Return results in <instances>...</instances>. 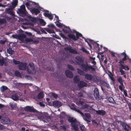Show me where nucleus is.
Wrapping results in <instances>:
<instances>
[{"label": "nucleus", "mask_w": 131, "mask_h": 131, "mask_svg": "<svg viewBox=\"0 0 131 131\" xmlns=\"http://www.w3.org/2000/svg\"><path fill=\"white\" fill-rule=\"evenodd\" d=\"M60 128L61 129L64 131H66L67 129L66 127L64 125L61 126Z\"/></svg>", "instance_id": "obj_53"}, {"label": "nucleus", "mask_w": 131, "mask_h": 131, "mask_svg": "<svg viewBox=\"0 0 131 131\" xmlns=\"http://www.w3.org/2000/svg\"><path fill=\"white\" fill-rule=\"evenodd\" d=\"M94 95L96 100H100L102 99V96L99 94V90L97 88L94 89Z\"/></svg>", "instance_id": "obj_2"}, {"label": "nucleus", "mask_w": 131, "mask_h": 131, "mask_svg": "<svg viewBox=\"0 0 131 131\" xmlns=\"http://www.w3.org/2000/svg\"><path fill=\"white\" fill-rule=\"evenodd\" d=\"M121 125L124 128V131H131V128L126 123L122 122Z\"/></svg>", "instance_id": "obj_5"}, {"label": "nucleus", "mask_w": 131, "mask_h": 131, "mask_svg": "<svg viewBox=\"0 0 131 131\" xmlns=\"http://www.w3.org/2000/svg\"><path fill=\"white\" fill-rule=\"evenodd\" d=\"M109 77L111 79V80L113 82L115 81V80L114 79L113 74L111 73L109 75Z\"/></svg>", "instance_id": "obj_41"}, {"label": "nucleus", "mask_w": 131, "mask_h": 131, "mask_svg": "<svg viewBox=\"0 0 131 131\" xmlns=\"http://www.w3.org/2000/svg\"><path fill=\"white\" fill-rule=\"evenodd\" d=\"M73 110L80 113L82 116H84L83 113L82 112L80 111L79 110L77 109L76 108H73Z\"/></svg>", "instance_id": "obj_33"}, {"label": "nucleus", "mask_w": 131, "mask_h": 131, "mask_svg": "<svg viewBox=\"0 0 131 131\" xmlns=\"http://www.w3.org/2000/svg\"><path fill=\"white\" fill-rule=\"evenodd\" d=\"M84 76L85 79L87 80L90 81L92 80L93 77L92 74H90L86 73L84 74Z\"/></svg>", "instance_id": "obj_15"}, {"label": "nucleus", "mask_w": 131, "mask_h": 131, "mask_svg": "<svg viewBox=\"0 0 131 131\" xmlns=\"http://www.w3.org/2000/svg\"><path fill=\"white\" fill-rule=\"evenodd\" d=\"M33 5H35V7L37 8H40V7L39 6V4L38 3H36L34 2H33Z\"/></svg>", "instance_id": "obj_51"}, {"label": "nucleus", "mask_w": 131, "mask_h": 131, "mask_svg": "<svg viewBox=\"0 0 131 131\" xmlns=\"http://www.w3.org/2000/svg\"><path fill=\"white\" fill-rule=\"evenodd\" d=\"M33 116L34 115H36L38 117L40 116L39 115H40L41 113L40 112H38L37 110L33 108Z\"/></svg>", "instance_id": "obj_24"}, {"label": "nucleus", "mask_w": 131, "mask_h": 131, "mask_svg": "<svg viewBox=\"0 0 131 131\" xmlns=\"http://www.w3.org/2000/svg\"><path fill=\"white\" fill-rule=\"evenodd\" d=\"M28 19H27L26 18H25V20H27V22L24 23V25H28L31 24V25H33L32 23H30L28 21L29 20H30L31 21H32L33 22V17H31V16H28Z\"/></svg>", "instance_id": "obj_12"}, {"label": "nucleus", "mask_w": 131, "mask_h": 131, "mask_svg": "<svg viewBox=\"0 0 131 131\" xmlns=\"http://www.w3.org/2000/svg\"><path fill=\"white\" fill-rule=\"evenodd\" d=\"M41 19L38 17H33V23H36L38 24H39L40 20Z\"/></svg>", "instance_id": "obj_23"}, {"label": "nucleus", "mask_w": 131, "mask_h": 131, "mask_svg": "<svg viewBox=\"0 0 131 131\" xmlns=\"http://www.w3.org/2000/svg\"><path fill=\"white\" fill-rule=\"evenodd\" d=\"M96 114L102 116L106 114V112L103 110L96 111Z\"/></svg>", "instance_id": "obj_18"}, {"label": "nucleus", "mask_w": 131, "mask_h": 131, "mask_svg": "<svg viewBox=\"0 0 131 131\" xmlns=\"http://www.w3.org/2000/svg\"><path fill=\"white\" fill-rule=\"evenodd\" d=\"M6 11L7 13L11 15L12 17H15L14 12L12 11V9L11 8H9L6 9Z\"/></svg>", "instance_id": "obj_10"}, {"label": "nucleus", "mask_w": 131, "mask_h": 131, "mask_svg": "<svg viewBox=\"0 0 131 131\" xmlns=\"http://www.w3.org/2000/svg\"><path fill=\"white\" fill-rule=\"evenodd\" d=\"M122 69V68L119 69V72L121 73V75H123L125 74V72Z\"/></svg>", "instance_id": "obj_55"}, {"label": "nucleus", "mask_w": 131, "mask_h": 131, "mask_svg": "<svg viewBox=\"0 0 131 131\" xmlns=\"http://www.w3.org/2000/svg\"><path fill=\"white\" fill-rule=\"evenodd\" d=\"M81 50L85 53H88V51L84 47H82L81 48Z\"/></svg>", "instance_id": "obj_57"}, {"label": "nucleus", "mask_w": 131, "mask_h": 131, "mask_svg": "<svg viewBox=\"0 0 131 131\" xmlns=\"http://www.w3.org/2000/svg\"><path fill=\"white\" fill-rule=\"evenodd\" d=\"M28 72L29 73L32 74L33 63H30L27 67Z\"/></svg>", "instance_id": "obj_11"}, {"label": "nucleus", "mask_w": 131, "mask_h": 131, "mask_svg": "<svg viewBox=\"0 0 131 131\" xmlns=\"http://www.w3.org/2000/svg\"><path fill=\"white\" fill-rule=\"evenodd\" d=\"M80 129L82 131H86V128L84 126L82 125H81L80 126Z\"/></svg>", "instance_id": "obj_45"}, {"label": "nucleus", "mask_w": 131, "mask_h": 131, "mask_svg": "<svg viewBox=\"0 0 131 131\" xmlns=\"http://www.w3.org/2000/svg\"><path fill=\"white\" fill-rule=\"evenodd\" d=\"M73 80L75 83H78L80 81L79 77L77 75L75 76Z\"/></svg>", "instance_id": "obj_28"}, {"label": "nucleus", "mask_w": 131, "mask_h": 131, "mask_svg": "<svg viewBox=\"0 0 131 131\" xmlns=\"http://www.w3.org/2000/svg\"><path fill=\"white\" fill-rule=\"evenodd\" d=\"M127 59H126L124 58H123L121 60H120L119 62V63L120 64L119 66H121V68L125 70H126V68L127 70H129V68L127 65H124L123 64L124 63V61H126Z\"/></svg>", "instance_id": "obj_3"}, {"label": "nucleus", "mask_w": 131, "mask_h": 131, "mask_svg": "<svg viewBox=\"0 0 131 131\" xmlns=\"http://www.w3.org/2000/svg\"><path fill=\"white\" fill-rule=\"evenodd\" d=\"M67 36L70 39H72L74 41L77 40L76 38V36L73 34H69Z\"/></svg>", "instance_id": "obj_21"}, {"label": "nucleus", "mask_w": 131, "mask_h": 131, "mask_svg": "<svg viewBox=\"0 0 131 131\" xmlns=\"http://www.w3.org/2000/svg\"><path fill=\"white\" fill-rule=\"evenodd\" d=\"M6 22V19L4 18H0V23L2 24H4Z\"/></svg>", "instance_id": "obj_46"}, {"label": "nucleus", "mask_w": 131, "mask_h": 131, "mask_svg": "<svg viewBox=\"0 0 131 131\" xmlns=\"http://www.w3.org/2000/svg\"><path fill=\"white\" fill-rule=\"evenodd\" d=\"M63 31L64 32L67 34H69V32L70 31H69V30L66 29H63Z\"/></svg>", "instance_id": "obj_58"}, {"label": "nucleus", "mask_w": 131, "mask_h": 131, "mask_svg": "<svg viewBox=\"0 0 131 131\" xmlns=\"http://www.w3.org/2000/svg\"><path fill=\"white\" fill-rule=\"evenodd\" d=\"M7 52L8 53L11 54L13 53L14 51L11 48H9V49H7Z\"/></svg>", "instance_id": "obj_37"}, {"label": "nucleus", "mask_w": 131, "mask_h": 131, "mask_svg": "<svg viewBox=\"0 0 131 131\" xmlns=\"http://www.w3.org/2000/svg\"><path fill=\"white\" fill-rule=\"evenodd\" d=\"M71 109L73 110V108H76V105H75L73 104L72 103L71 104Z\"/></svg>", "instance_id": "obj_62"}, {"label": "nucleus", "mask_w": 131, "mask_h": 131, "mask_svg": "<svg viewBox=\"0 0 131 131\" xmlns=\"http://www.w3.org/2000/svg\"><path fill=\"white\" fill-rule=\"evenodd\" d=\"M33 41V39L30 38H26L25 39L24 42L26 43H28L29 42H32Z\"/></svg>", "instance_id": "obj_40"}, {"label": "nucleus", "mask_w": 131, "mask_h": 131, "mask_svg": "<svg viewBox=\"0 0 131 131\" xmlns=\"http://www.w3.org/2000/svg\"><path fill=\"white\" fill-rule=\"evenodd\" d=\"M120 55L121 56H122V55H123L124 56L123 58H124L126 59H127V57H128L125 52H125H123L122 53H121Z\"/></svg>", "instance_id": "obj_48"}, {"label": "nucleus", "mask_w": 131, "mask_h": 131, "mask_svg": "<svg viewBox=\"0 0 131 131\" xmlns=\"http://www.w3.org/2000/svg\"><path fill=\"white\" fill-rule=\"evenodd\" d=\"M46 23L42 19L40 20V22L39 24L41 26H45L46 24Z\"/></svg>", "instance_id": "obj_36"}, {"label": "nucleus", "mask_w": 131, "mask_h": 131, "mask_svg": "<svg viewBox=\"0 0 131 131\" xmlns=\"http://www.w3.org/2000/svg\"><path fill=\"white\" fill-rule=\"evenodd\" d=\"M71 126L74 131L78 130V125L77 123H72V124H71Z\"/></svg>", "instance_id": "obj_17"}, {"label": "nucleus", "mask_w": 131, "mask_h": 131, "mask_svg": "<svg viewBox=\"0 0 131 131\" xmlns=\"http://www.w3.org/2000/svg\"><path fill=\"white\" fill-rule=\"evenodd\" d=\"M75 59L76 60L75 61L77 64L82 68V69L85 72H88L90 70L92 71H95L96 69L93 67L91 66H90L87 62L86 64L84 63V61L82 57L80 56H77L75 57Z\"/></svg>", "instance_id": "obj_1"}, {"label": "nucleus", "mask_w": 131, "mask_h": 131, "mask_svg": "<svg viewBox=\"0 0 131 131\" xmlns=\"http://www.w3.org/2000/svg\"><path fill=\"white\" fill-rule=\"evenodd\" d=\"M0 89L2 92H3L6 90H7L8 89V88L6 86H3Z\"/></svg>", "instance_id": "obj_38"}, {"label": "nucleus", "mask_w": 131, "mask_h": 131, "mask_svg": "<svg viewBox=\"0 0 131 131\" xmlns=\"http://www.w3.org/2000/svg\"><path fill=\"white\" fill-rule=\"evenodd\" d=\"M76 38L77 40L79 39V37H82V35L79 32H77L76 34Z\"/></svg>", "instance_id": "obj_39"}, {"label": "nucleus", "mask_w": 131, "mask_h": 131, "mask_svg": "<svg viewBox=\"0 0 131 131\" xmlns=\"http://www.w3.org/2000/svg\"><path fill=\"white\" fill-rule=\"evenodd\" d=\"M40 13V10L39 8H33V14H34L36 15H37Z\"/></svg>", "instance_id": "obj_29"}, {"label": "nucleus", "mask_w": 131, "mask_h": 131, "mask_svg": "<svg viewBox=\"0 0 131 131\" xmlns=\"http://www.w3.org/2000/svg\"><path fill=\"white\" fill-rule=\"evenodd\" d=\"M4 58H3L1 59H0V64L1 66H2L3 65L4 63Z\"/></svg>", "instance_id": "obj_44"}, {"label": "nucleus", "mask_w": 131, "mask_h": 131, "mask_svg": "<svg viewBox=\"0 0 131 131\" xmlns=\"http://www.w3.org/2000/svg\"><path fill=\"white\" fill-rule=\"evenodd\" d=\"M52 95L55 98H57L58 97L57 94L54 93H52Z\"/></svg>", "instance_id": "obj_60"}, {"label": "nucleus", "mask_w": 131, "mask_h": 131, "mask_svg": "<svg viewBox=\"0 0 131 131\" xmlns=\"http://www.w3.org/2000/svg\"><path fill=\"white\" fill-rule=\"evenodd\" d=\"M77 72L78 74L80 75H81L83 76L84 74V72L83 70H82L79 69H77Z\"/></svg>", "instance_id": "obj_31"}, {"label": "nucleus", "mask_w": 131, "mask_h": 131, "mask_svg": "<svg viewBox=\"0 0 131 131\" xmlns=\"http://www.w3.org/2000/svg\"><path fill=\"white\" fill-rule=\"evenodd\" d=\"M50 34L54 33V31L53 30L48 29L46 30Z\"/></svg>", "instance_id": "obj_52"}, {"label": "nucleus", "mask_w": 131, "mask_h": 131, "mask_svg": "<svg viewBox=\"0 0 131 131\" xmlns=\"http://www.w3.org/2000/svg\"><path fill=\"white\" fill-rule=\"evenodd\" d=\"M93 81L96 82H98L99 81V78L98 77L96 76H95L93 77Z\"/></svg>", "instance_id": "obj_42"}, {"label": "nucleus", "mask_w": 131, "mask_h": 131, "mask_svg": "<svg viewBox=\"0 0 131 131\" xmlns=\"http://www.w3.org/2000/svg\"><path fill=\"white\" fill-rule=\"evenodd\" d=\"M83 117V119L86 121L88 122H90V121L89 119L91 117V116L90 113H85V116Z\"/></svg>", "instance_id": "obj_19"}, {"label": "nucleus", "mask_w": 131, "mask_h": 131, "mask_svg": "<svg viewBox=\"0 0 131 131\" xmlns=\"http://www.w3.org/2000/svg\"><path fill=\"white\" fill-rule=\"evenodd\" d=\"M39 104L41 106L45 107V105L43 103V102H39Z\"/></svg>", "instance_id": "obj_61"}, {"label": "nucleus", "mask_w": 131, "mask_h": 131, "mask_svg": "<svg viewBox=\"0 0 131 131\" xmlns=\"http://www.w3.org/2000/svg\"><path fill=\"white\" fill-rule=\"evenodd\" d=\"M65 74L67 77L70 78H72L73 77V74L72 72L68 70L65 71Z\"/></svg>", "instance_id": "obj_9"}, {"label": "nucleus", "mask_w": 131, "mask_h": 131, "mask_svg": "<svg viewBox=\"0 0 131 131\" xmlns=\"http://www.w3.org/2000/svg\"><path fill=\"white\" fill-rule=\"evenodd\" d=\"M53 105L56 106H61V103L59 101H56L53 102Z\"/></svg>", "instance_id": "obj_27"}, {"label": "nucleus", "mask_w": 131, "mask_h": 131, "mask_svg": "<svg viewBox=\"0 0 131 131\" xmlns=\"http://www.w3.org/2000/svg\"><path fill=\"white\" fill-rule=\"evenodd\" d=\"M27 64L26 63L20 62L18 65V69L21 70H25L26 69Z\"/></svg>", "instance_id": "obj_8"}, {"label": "nucleus", "mask_w": 131, "mask_h": 131, "mask_svg": "<svg viewBox=\"0 0 131 131\" xmlns=\"http://www.w3.org/2000/svg\"><path fill=\"white\" fill-rule=\"evenodd\" d=\"M101 84L103 86L107 87V88L110 86L109 84L104 80H103L101 81Z\"/></svg>", "instance_id": "obj_30"}, {"label": "nucleus", "mask_w": 131, "mask_h": 131, "mask_svg": "<svg viewBox=\"0 0 131 131\" xmlns=\"http://www.w3.org/2000/svg\"><path fill=\"white\" fill-rule=\"evenodd\" d=\"M11 98L15 101H16L19 99L18 94L16 93L12 95L11 96Z\"/></svg>", "instance_id": "obj_22"}, {"label": "nucleus", "mask_w": 131, "mask_h": 131, "mask_svg": "<svg viewBox=\"0 0 131 131\" xmlns=\"http://www.w3.org/2000/svg\"><path fill=\"white\" fill-rule=\"evenodd\" d=\"M1 122L5 124H7L10 123V120L9 118L4 117L1 120Z\"/></svg>", "instance_id": "obj_13"}, {"label": "nucleus", "mask_w": 131, "mask_h": 131, "mask_svg": "<svg viewBox=\"0 0 131 131\" xmlns=\"http://www.w3.org/2000/svg\"><path fill=\"white\" fill-rule=\"evenodd\" d=\"M68 121L69 123H71V124L75 123H77L78 122L76 119L73 117H69L68 119Z\"/></svg>", "instance_id": "obj_16"}, {"label": "nucleus", "mask_w": 131, "mask_h": 131, "mask_svg": "<svg viewBox=\"0 0 131 131\" xmlns=\"http://www.w3.org/2000/svg\"><path fill=\"white\" fill-rule=\"evenodd\" d=\"M15 75L17 77H21V74H20V73L17 71H16L15 72Z\"/></svg>", "instance_id": "obj_43"}, {"label": "nucleus", "mask_w": 131, "mask_h": 131, "mask_svg": "<svg viewBox=\"0 0 131 131\" xmlns=\"http://www.w3.org/2000/svg\"><path fill=\"white\" fill-rule=\"evenodd\" d=\"M72 47L70 46V47H66L64 48L65 50L67 52L68 51H69L70 53H77V51L75 50L72 49Z\"/></svg>", "instance_id": "obj_6"}, {"label": "nucleus", "mask_w": 131, "mask_h": 131, "mask_svg": "<svg viewBox=\"0 0 131 131\" xmlns=\"http://www.w3.org/2000/svg\"><path fill=\"white\" fill-rule=\"evenodd\" d=\"M108 100L109 102L113 104H116L114 100L112 97H109L108 98Z\"/></svg>", "instance_id": "obj_34"}, {"label": "nucleus", "mask_w": 131, "mask_h": 131, "mask_svg": "<svg viewBox=\"0 0 131 131\" xmlns=\"http://www.w3.org/2000/svg\"><path fill=\"white\" fill-rule=\"evenodd\" d=\"M57 26L59 28H61V27H62V24L60 23H59L58 24H56Z\"/></svg>", "instance_id": "obj_64"}, {"label": "nucleus", "mask_w": 131, "mask_h": 131, "mask_svg": "<svg viewBox=\"0 0 131 131\" xmlns=\"http://www.w3.org/2000/svg\"><path fill=\"white\" fill-rule=\"evenodd\" d=\"M25 111L29 112H33V108L29 106H27L25 107L24 109Z\"/></svg>", "instance_id": "obj_20"}, {"label": "nucleus", "mask_w": 131, "mask_h": 131, "mask_svg": "<svg viewBox=\"0 0 131 131\" xmlns=\"http://www.w3.org/2000/svg\"><path fill=\"white\" fill-rule=\"evenodd\" d=\"M17 13L21 16L24 17L27 16V12L26 10H24L18 9L17 11Z\"/></svg>", "instance_id": "obj_4"}, {"label": "nucleus", "mask_w": 131, "mask_h": 131, "mask_svg": "<svg viewBox=\"0 0 131 131\" xmlns=\"http://www.w3.org/2000/svg\"><path fill=\"white\" fill-rule=\"evenodd\" d=\"M17 3H18V0H16L13 2V3L12 4V5L13 6H15L17 5Z\"/></svg>", "instance_id": "obj_56"}, {"label": "nucleus", "mask_w": 131, "mask_h": 131, "mask_svg": "<svg viewBox=\"0 0 131 131\" xmlns=\"http://www.w3.org/2000/svg\"><path fill=\"white\" fill-rule=\"evenodd\" d=\"M19 9H21V10H26L25 8V5H21L20 7V8Z\"/></svg>", "instance_id": "obj_54"}, {"label": "nucleus", "mask_w": 131, "mask_h": 131, "mask_svg": "<svg viewBox=\"0 0 131 131\" xmlns=\"http://www.w3.org/2000/svg\"><path fill=\"white\" fill-rule=\"evenodd\" d=\"M26 35L24 34H22L19 35L18 36V39L20 40H23V39L26 38Z\"/></svg>", "instance_id": "obj_26"}, {"label": "nucleus", "mask_w": 131, "mask_h": 131, "mask_svg": "<svg viewBox=\"0 0 131 131\" xmlns=\"http://www.w3.org/2000/svg\"><path fill=\"white\" fill-rule=\"evenodd\" d=\"M9 105L12 110L15 109L17 106L16 104H9Z\"/></svg>", "instance_id": "obj_35"}, {"label": "nucleus", "mask_w": 131, "mask_h": 131, "mask_svg": "<svg viewBox=\"0 0 131 131\" xmlns=\"http://www.w3.org/2000/svg\"><path fill=\"white\" fill-rule=\"evenodd\" d=\"M45 12L43 13V15L45 17H47L50 20H52L53 19V17L51 13H49V11L48 10H46Z\"/></svg>", "instance_id": "obj_7"}, {"label": "nucleus", "mask_w": 131, "mask_h": 131, "mask_svg": "<svg viewBox=\"0 0 131 131\" xmlns=\"http://www.w3.org/2000/svg\"><path fill=\"white\" fill-rule=\"evenodd\" d=\"M123 87H124L123 84V86L121 84V85H119V89L121 91H122L123 90Z\"/></svg>", "instance_id": "obj_59"}, {"label": "nucleus", "mask_w": 131, "mask_h": 131, "mask_svg": "<svg viewBox=\"0 0 131 131\" xmlns=\"http://www.w3.org/2000/svg\"><path fill=\"white\" fill-rule=\"evenodd\" d=\"M87 85V84L83 81H80L78 84V87L80 88L86 86Z\"/></svg>", "instance_id": "obj_14"}, {"label": "nucleus", "mask_w": 131, "mask_h": 131, "mask_svg": "<svg viewBox=\"0 0 131 131\" xmlns=\"http://www.w3.org/2000/svg\"><path fill=\"white\" fill-rule=\"evenodd\" d=\"M33 31L36 32L38 34H40L41 32L39 30V29L38 28H36V29L33 28Z\"/></svg>", "instance_id": "obj_49"}, {"label": "nucleus", "mask_w": 131, "mask_h": 131, "mask_svg": "<svg viewBox=\"0 0 131 131\" xmlns=\"http://www.w3.org/2000/svg\"><path fill=\"white\" fill-rule=\"evenodd\" d=\"M117 81L119 82L120 84L123 85V82L124 81V80H123L121 77H118L117 79Z\"/></svg>", "instance_id": "obj_25"}, {"label": "nucleus", "mask_w": 131, "mask_h": 131, "mask_svg": "<svg viewBox=\"0 0 131 131\" xmlns=\"http://www.w3.org/2000/svg\"><path fill=\"white\" fill-rule=\"evenodd\" d=\"M48 26L49 27L54 28L55 27L54 25L53 24H50L48 25Z\"/></svg>", "instance_id": "obj_63"}, {"label": "nucleus", "mask_w": 131, "mask_h": 131, "mask_svg": "<svg viewBox=\"0 0 131 131\" xmlns=\"http://www.w3.org/2000/svg\"><path fill=\"white\" fill-rule=\"evenodd\" d=\"M68 68L71 71H73L74 70V67L71 65L68 64Z\"/></svg>", "instance_id": "obj_50"}, {"label": "nucleus", "mask_w": 131, "mask_h": 131, "mask_svg": "<svg viewBox=\"0 0 131 131\" xmlns=\"http://www.w3.org/2000/svg\"><path fill=\"white\" fill-rule=\"evenodd\" d=\"M13 63L15 64H18L19 65V64L20 63V62L19 61H17L14 59H13Z\"/></svg>", "instance_id": "obj_47"}, {"label": "nucleus", "mask_w": 131, "mask_h": 131, "mask_svg": "<svg viewBox=\"0 0 131 131\" xmlns=\"http://www.w3.org/2000/svg\"><path fill=\"white\" fill-rule=\"evenodd\" d=\"M44 94L42 92H40L38 94L37 97L39 99H42L43 98Z\"/></svg>", "instance_id": "obj_32"}]
</instances>
